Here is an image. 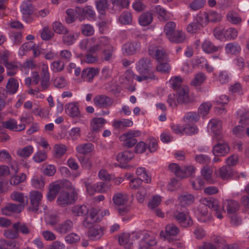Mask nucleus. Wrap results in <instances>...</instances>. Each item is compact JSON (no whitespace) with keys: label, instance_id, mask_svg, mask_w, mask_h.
Listing matches in <instances>:
<instances>
[{"label":"nucleus","instance_id":"1","mask_svg":"<svg viewBox=\"0 0 249 249\" xmlns=\"http://www.w3.org/2000/svg\"><path fill=\"white\" fill-rule=\"evenodd\" d=\"M203 203L205 206L213 209L215 212V214L218 219L223 218L222 213L225 212V208L228 215L236 213L239 208L238 203L233 200H225L221 208L219 206L218 201L213 198H204Z\"/></svg>","mask_w":249,"mask_h":249},{"label":"nucleus","instance_id":"2","mask_svg":"<svg viewBox=\"0 0 249 249\" xmlns=\"http://www.w3.org/2000/svg\"><path fill=\"white\" fill-rule=\"evenodd\" d=\"M189 89L187 86H182L177 91L176 93L170 94L167 102L173 108H177L178 105L188 104L193 102V99L189 95Z\"/></svg>","mask_w":249,"mask_h":249},{"label":"nucleus","instance_id":"3","mask_svg":"<svg viewBox=\"0 0 249 249\" xmlns=\"http://www.w3.org/2000/svg\"><path fill=\"white\" fill-rule=\"evenodd\" d=\"M78 198L77 191L73 188L71 190V194L67 192H62L57 199L58 205L61 207H65L73 203Z\"/></svg>","mask_w":249,"mask_h":249},{"label":"nucleus","instance_id":"4","mask_svg":"<svg viewBox=\"0 0 249 249\" xmlns=\"http://www.w3.org/2000/svg\"><path fill=\"white\" fill-rule=\"evenodd\" d=\"M217 144L213 148V152L215 156H225L230 151V148L223 136L216 137Z\"/></svg>","mask_w":249,"mask_h":249},{"label":"nucleus","instance_id":"5","mask_svg":"<svg viewBox=\"0 0 249 249\" xmlns=\"http://www.w3.org/2000/svg\"><path fill=\"white\" fill-rule=\"evenodd\" d=\"M42 198V193L38 191H31L29 194L30 205L28 211L36 212L38 210Z\"/></svg>","mask_w":249,"mask_h":249},{"label":"nucleus","instance_id":"6","mask_svg":"<svg viewBox=\"0 0 249 249\" xmlns=\"http://www.w3.org/2000/svg\"><path fill=\"white\" fill-rule=\"evenodd\" d=\"M174 217L180 226L183 228H188L192 226L193 222L187 212L177 211L174 213Z\"/></svg>","mask_w":249,"mask_h":249},{"label":"nucleus","instance_id":"7","mask_svg":"<svg viewBox=\"0 0 249 249\" xmlns=\"http://www.w3.org/2000/svg\"><path fill=\"white\" fill-rule=\"evenodd\" d=\"M148 53L159 62L164 61L166 58L165 51L161 47L150 46L148 48Z\"/></svg>","mask_w":249,"mask_h":249},{"label":"nucleus","instance_id":"8","mask_svg":"<svg viewBox=\"0 0 249 249\" xmlns=\"http://www.w3.org/2000/svg\"><path fill=\"white\" fill-rule=\"evenodd\" d=\"M93 102L99 108H107L112 106L113 100L105 95H100L94 98Z\"/></svg>","mask_w":249,"mask_h":249},{"label":"nucleus","instance_id":"9","mask_svg":"<svg viewBox=\"0 0 249 249\" xmlns=\"http://www.w3.org/2000/svg\"><path fill=\"white\" fill-rule=\"evenodd\" d=\"M237 172L232 170L231 167L223 166L218 171L219 176L223 180H228L231 178L237 179L239 176H237Z\"/></svg>","mask_w":249,"mask_h":249},{"label":"nucleus","instance_id":"10","mask_svg":"<svg viewBox=\"0 0 249 249\" xmlns=\"http://www.w3.org/2000/svg\"><path fill=\"white\" fill-rule=\"evenodd\" d=\"M2 126L11 131H21L25 129V124H17V122L14 119H9L1 123Z\"/></svg>","mask_w":249,"mask_h":249},{"label":"nucleus","instance_id":"11","mask_svg":"<svg viewBox=\"0 0 249 249\" xmlns=\"http://www.w3.org/2000/svg\"><path fill=\"white\" fill-rule=\"evenodd\" d=\"M99 70L93 67L85 69L82 71L81 78L86 81L91 82L94 77L99 74Z\"/></svg>","mask_w":249,"mask_h":249},{"label":"nucleus","instance_id":"12","mask_svg":"<svg viewBox=\"0 0 249 249\" xmlns=\"http://www.w3.org/2000/svg\"><path fill=\"white\" fill-rule=\"evenodd\" d=\"M10 198L14 201L18 202L17 204L19 206H21L24 209L25 207L27 205L28 199L27 196H25L22 193L15 191L10 195Z\"/></svg>","mask_w":249,"mask_h":249},{"label":"nucleus","instance_id":"13","mask_svg":"<svg viewBox=\"0 0 249 249\" xmlns=\"http://www.w3.org/2000/svg\"><path fill=\"white\" fill-rule=\"evenodd\" d=\"M24 209L17 204L9 203L1 209V212L3 214L9 216L13 213H19Z\"/></svg>","mask_w":249,"mask_h":249},{"label":"nucleus","instance_id":"14","mask_svg":"<svg viewBox=\"0 0 249 249\" xmlns=\"http://www.w3.org/2000/svg\"><path fill=\"white\" fill-rule=\"evenodd\" d=\"M21 11L23 19L26 22H30L34 20L31 16L33 13V7L31 4H28L26 2H23L21 5Z\"/></svg>","mask_w":249,"mask_h":249},{"label":"nucleus","instance_id":"15","mask_svg":"<svg viewBox=\"0 0 249 249\" xmlns=\"http://www.w3.org/2000/svg\"><path fill=\"white\" fill-rule=\"evenodd\" d=\"M65 112L71 117L74 118L80 115V111L76 102L67 104L65 106Z\"/></svg>","mask_w":249,"mask_h":249},{"label":"nucleus","instance_id":"16","mask_svg":"<svg viewBox=\"0 0 249 249\" xmlns=\"http://www.w3.org/2000/svg\"><path fill=\"white\" fill-rule=\"evenodd\" d=\"M225 50L226 53L236 55L240 53L241 47L237 42H231L226 45Z\"/></svg>","mask_w":249,"mask_h":249},{"label":"nucleus","instance_id":"17","mask_svg":"<svg viewBox=\"0 0 249 249\" xmlns=\"http://www.w3.org/2000/svg\"><path fill=\"white\" fill-rule=\"evenodd\" d=\"M209 125L215 138L220 136H222L221 135L222 122L220 120L213 119L210 121Z\"/></svg>","mask_w":249,"mask_h":249},{"label":"nucleus","instance_id":"18","mask_svg":"<svg viewBox=\"0 0 249 249\" xmlns=\"http://www.w3.org/2000/svg\"><path fill=\"white\" fill-rule=\"evenodd\" d=\"M141 48L140 43L138 42H128L125 43L123 49L127 55H132L139 51Z\"/></svg>","mask_w":249,"mask_h":249},{"label":"nucleus","instance_id":"19","mask_svg":"<svg viewBox=\"0 0 249 249\" xmlns=\"http://www.w3.org/2000/svg\"><path fill=\"white\" fill-rule=\"evenodd\" d=\"M78 35L76 33L69 31L68 29L63 34L62 41L64 44L67 46L72 45L76 40Z\"/></svg>","mask_w":249,"mask_h":249},{"label":"nucleus","instance_id":"20","mask_svg":"<svg viewBox=\"0 0 249 249\" xmlns=\"http://www.w3.org/2000/svg\"><path fill=\"white\" fill-rule=\"evenodd\" d=\"M73 227V222L70 220H67L63 223L55 226V230L61 234H65L71 231Z\"/></svg>","mask_w":249,"mask_h":249},{"label":"nucleus","instance_id":"21","mask_svg":"<svg viewBox=\"0 0 249 249\" xmlns=\"http://www.w3.org/2000/svg\"><path fill=\"white\" fill-rule=\"evenodd\" d=\"M137 68L140 73H145L151 69L150 60L148 58L141 59L137 64Z\"/></svg>","mask_w":249,"mask_h":249},{"label":"nucleus","instance_id":"22","mask_svg":"<svg viewBox=\"0 0 249 249\" xmlns=\"http://www.w3.org/2000/svg\"><path fill=\"white\" fill-rule=\"evenodd\" d=\"M103 235V230L100 226H95L91 228L88 231V236L92 240L100 239Z\"/></svg>","mask_w":249,"mask_h":249},{"label":"nucleus","instance_id":"23","mask_svg":"<svg viewBox=\"0 0 249 249\" xmlns=\"http://www.w3.org/2000/svg\"><path fill=\"white\" fill-rule=\"evenodd\" d=\"M13 228L16 229L18 233H21L24 235H28L31 233V230L29 226L24 222H17L13 224Z\"/></svg>","mask_w":249,"mask_h":249},{"label":"nucleus","instance_id":"24","mask_svg":"<svg viewBox=\"0 0 249 249\" xmlns=\"http://www.w3.org/2000/svg\"><path fill=\"white\" fill-rule=\"evenodd\" d=\"M112 199L115 205H124L127 203L128 196L125 193H116L113 196Z\"/></svg>","mask_w":249,"mask_h":249},{"label":"nucleus","instance_id":"25","mask_svg":"<svg viewBox=\"0 0 249 249\" xmlns=\"http://www.w3.org/2000/svg\"><path fill=\"white\" fill-rule=\"evenodd\" d=\"M77 14L87 17L88 18H93L95 13L93 8L90 6H87L83 8L77 7Z\"/></svg>","mask_w":249,"mask_h":249},{"label":"nucleus","instance_id":"26","mask_svg":"<svg viewBox=\"0 0 249 249\" xmlns=\"http://www.w3.org/2000/svg\"><path fill=\"white\" fill-rule=\"evenodd\" d=\"M168 39L172 43H180L185 41L186 36L184 33L181 31L177 30L170 37H168Z\"/></svg>","mask_w":249,"mask_h":249},{"label":"nucleus","instance_id":"27","mask_svg":"<svg viewBox=\"0 0 249 249\" xmlns=\"http://www.w3.org/2000/svg\"><path fill=\"white\" fill-rule=\"evenodd\" d=\"M178 199L181 205L185 206L192 204L195 197L191 194L183 193L178 196Z\"/></svg>","mask_w":249,"mask_h":249},{"label":"nucleus","instance_id":"28","mask_svg":"<svg viewBox=\"0 0 249 249\" xmlns=\"http://www.w3.org/2000/svg\"><path fill=\"white\" fill-rule=\"evenodd\" d=\"M107 121L103 118H94L91 121V129L92 131L97 132L103 127Z\"/></svg>","mask_w":249,"mask_h":249},{"label":"nucleus","instance_id":"29","mask_svg":"<svg viewBox=\"0 0 249 249\" xmlns=\"http://www.w3.org/2000/svg\"><path fill=\"white\" fill-rule=\"evenodd\" d=\"M133 157V153L130 151H125L118 154L116 160L120 163L128 162Z\"/></svg>","mask_w":249,"mask_h":249},{"label":"nucleus","instance_id":"30","mask_svg":"<svg viewBox=\"0 0 249 249\" xmlns=\"http://www.w3.org/2000/svg\"><path fill=\"white\" fill-rule=\"evenodd\" d=\"M166 235L164 233L161 231L160 232V236H163L164 238L168 239L169 236H176L179 231V229L173 224H170L166 227Z\"/></svg>","mask_w":249,"mask_h":249},{"label":"nucleus","instance_id":"31","mask_svg":"<svg viewBox=\"0 0 249 249\" xmlns=\"http://www.w3.org/2000/svg\"><path fill=\"white\" fill-rule=\"evenodd\" d=\"M203 50L206 53H210L217 52L220 50L222 47L220 46H215L210 40H206L202 44Z\"/></svg>","mask_w":249,"mask_h":249},{"label":"nucleus","instance_id":"32","mask_svg":"<svg viewBox=\"0 0 249 249\" xmlns=\"http://www.w3.org/2000/svg\"><path fill=\"white\" fill-rule=\"evenodd\" d=\"M227 20L233 24H240L242 22V18L237 12L233 10L229 11L226 15Z\"/></svg>","mask_w":249,"mask_h":249},{"label":"nucleus","instance_id":"33","mask_svg":"<svg viewBox=\"0 0 249 249\" xmlns=\"http://www.w3.org/2000/svg\"><path fill=\"white\" fill-rule=\"evenodd\" d=\"M94 149V146L91 143H86L78 145L76 147V151L80 154L85 155L91 152Z\"/></svg>","mask_w":249,"mask_h":249},{"label":"nucleus","instance_id":"34","mask_svg":"<svg viewBox=\"0 0 249 249\" xmlns=\"http://www.w3.org/2000/svg\"><path fill=\"white\" fill-rule=\"evenodd\" d=\"M97 43L102 50L106 49L110 45L108 38L106 36H102L98 39L93 37L90 39V45L91 43Z\"/></svg>","mask_w":249,"mask_h":249},{"label":"nucleus","instance_id":"35","mask_svg":"<svg viewBox=\"0 0 249 249\" xmlns=\"http://www.w3.org/2000/svg\"><path fill=\"white\" fill-rule=\"evenodd\" d=\"M153 20L152 14L146 12L142 14L139 18V22L141 25L146 26L149 25Z\"/></svg>","mask_w":249,"mask_h":249},{"label":"nucleus","instance_id":"36","mask_svg":"<svg viewBox=\"0 0 249 249\" xmlns=\"http://www.w3.org/2000/svg\"><path fill=\"white\" fill-rule=\"evenodd\" d=\"M6 88L9 94H15L18 89V83L15 78H10L6 84Z\"/></svg>","mask_w":249,"mask_h":249},{"label":"nucleus","instance_id":"37","mask_svg":"<svg viewBox=\"0 0 249 249\" xmlns=\"http://www.w3.org/2000/svg\"><path fill=\"white\" fill-rule=\"evenodd\" d=\"M34 148L31 145H28L23 148H20L17 150V154L21 158H28L33 153Z\"/></svg>","mask_w":249,"mask_h":249},{"label":"nucleus","instance_id":"38","mask_svg":"<svg viewBox=\"0 0 249 249\" xmlns=\"http://www.w3.org/2000/svg\"><path fill=\"white\" fill-rule=\"evenodd\" d=\"M168 169L178 177L183 178H185V173L184 170L180 168V166L176 163H171L168 166Z\"/></svg>","mask_w":249,"mask_h":249},{"label":"nucleus","instance_id":"39","mask_svg":"<svg viewBox=\"0 0 249 249\" xmlns=\"http://www.w3.org/2000/svg\"><path fill=\"white\" fill-rule=\"evenodd\" d=\"M133 125L132 121L129 119H124L121 121H113L112 125L116 129H121L124 127H129Z\"/></svg>","mask_w":249,"mask_h":249},{"label":"nucleus","instance_id":"40","mask_svg":"<svg viewBox=\"0 0 249 249\" xmlns=\"http://www.w3.org/2000/svg\"><path fill=\"white\" fill-rule=\"evenodd\" d=\"M72 212L76 216H83L86 215L89 212V209L86 206L76 205L72 207Z\"/></svg>","mask_w":249,"mask_h":249},{"label":"nucleus","instance_id":"41","mask_svg":"<svg viewBox=\"0 0 249 249\" xmlns=\"http://www.w3.org/2000/svg\"><path fill=\"white\" fill-rule=\"evenodd\" d=\"M67 16L65 17V21L68 23L70 24L74 22L76 19V14H77V7L75 9H68L66 11Z\"/></svg>","mask_w":249,"mask_h":249},{"label":"nucleus","instance_id":"42","mask_svg":"<svg viewBox=\"0 0 249 249\" xmlns=\"http://www.w3.org/2000/svg\"><path fill=\"white\" fill-rule=\"evenodd\" d=\"M67 147L63 144H55L54 147V156L56 158H61L67 151Z\"/></svg>","mask_w":249,"mask_h":249},{"label":"nucleus","instance_id":"43","mask_svg":"<svg viewBox=\"0 0 249 249\" xmlns=\"http://www.w3.org/2000/svg\"><path fill=\"white\" fill-rule=\"evenodd\" d=\"M136 174L139 177L138 178L149 183L151 181V178L149 177L148 173L144 168L140 167L137 169Z\"/></svg>","mask_w":249,"mask_h":249},{"label":"nucleus","instance_id":"44","mask_svg":"<svg viewBox=\"0 0 249 249\" xmlns=\"http://www.w3.org/2000/svg\"><path fill=\"white\" fill-rule=\"evenodd\" d=\"M205 75L202 72L196 73L194 79L192 80L191 84L194 86L197 87L201 85L206 80Z\"/></svg>","mask_w":249,"mask_h":249},{"label":"nucleus","instance_id":"45","mask_svg":"<svg viewBox=\"0 0 249 249\" xmlns=\"http://www.w3.org/2000/svg\"><path fill=\"white\" fill-rule=\"evenodd\" d=\"M131 14L128 11L123 12L119 17V20L120 22L124 25L129 24L132 21Z\"/></svg>","mask_w":249,"mask_h":249},{"label":"nucleus","instance_id":"46","mask_svg":"<svg viewBox=\"0 0 249 249\" xmlns=\"http://www.w3.org/2000/svg\"><path fill=\"white\" fill-rule=\"evenodd\" d=\"M175 29L176 23L174 22L168 21L166 23L164 26V32L167 38L176 31Z\"/></svg>","mask_w":249,"mask_h":249},{"label":"nucleus","instance_id":"47","mask_svg":"<svg viewBox=\"0 0 249 249\" xmlns=\"http://www.w3.org/2000/svg\"><path fill=\"white\" fill-rule=\"evenodd\" d=\"M238 36L237 30L233 28H229L224 31V36L227 40H234Z\"/></svg>","mask_w":249,"mask_h":249},{"label":"nucleus","instance_id":"48","mask_svg":"<svg viewBox=\"0 0 249 249\" xmlns=\"http://www.w3.org/2000/svg\"><path fill=\"white\" fill-rule=\"evenodd\" d=\"M202 27L195 19L188 24L186 28L187 31L191 34L197 33L201 30Z\"/></svg>","mask_w":249,"mask_h":249},{"label":"nucleus","instance_id":"49","mask_svg":"<svg viewBox=\"0 0 249 249\" xmlns=\"http://www.w3.org/2000/svg\"><path fill=\"white\" fill-rule=\"evenodd\" d=\"M194 19H195L202 28L204 25H206L209 21L208 19V14L204 12L197 15Z\"/></svg>","mask_w":249,"mask_h":249},{"label":"nucleus","instance_id":"50","mask_svg":"<svg viewBox=\"0 0 249 249\" xmlns=\"http://www.w3.org/2000/svg\"><path fill=\"white\" fill-rule=\"evenodd\" d=\"M53 29L54 32L58 34H63L68 29L59 21H54L52 25Z\"/></svg>","mask_w":249,"mask_h":249},{"label":"nucleus","instance_id":"51","mask_svg":"<svg viewBox=\"0 0 249 249\" xmlns=\"http://www.w3.org/2000/svg\"><path fill=\"white\" fill-rule=\"evenodd\" d=\"M134 76L131 71H127L121 77L123 80L121 82L126 85H130L132 83Z\"/></svg>","mask_w":249,"mask_h":249},{"label":"nucleus","instance_id":"52","mask_svg":"<svg viewBox=\"0 0 249 249\" xmlns=\"http://www.w3.org/2000/svg\"><path fill=\"white\" fill-rule=\"evenodd\" d=\"M16 246V242L12 240H0V249H13Z\"/></svg>","mask_w":249,"mask_h":249},{"label":"nucleus","instance_id":"53","mask_svg":"<svg viewBox=\"0 0 249 249\" xmlns=\"http://www.w3.org/2000/svg\"><path fill=\"white\" fill-rule=\"evenodd\" d=\"M32 185L36 189H42L44 186V182L41 177L35 176L31 180Z\"/></svg>","mask_w":249,"mask_h":249},{"label":"nucleus","instance_id":"54","mask_svg":"<svg viewBox=\"0 0 249 249\" xmlns=\"http://www.w3.org/2000/svg\"><path fill=\"white\" fill-rule=\"evenodd\" d=\"M206 3L205 0H194L189 4V7L193 11L202 8Z\"/></svg>","mask_w":249,"mask_h":249},{"label":"nucleus","instance_id":"55","mask_svg":"<svg viewBox=\"0 0 249 249\" xmlns=\"http://www.w3.org/2000/svg\"><path fill=\"white\" fill-rule=\"evenodd\" d=\"M98 61V56L88 51V53L84 56V63H86L87 64H94L96 63Z\"/></svg>","mask_w":249,"mask_h":249},{"label":"nucleus","instance_id":"56","mask_svg":"<svg viewBox=\"0 0 249 249\" xmlns=\"http://www.w3.org/2000/svg\"><path fill=\"white\" fill-rule=\"evenodd\" d=\"M211 107L212 105L209 102L202 104L198 108V114L205 116L208 114Z\"/></svg>","mask_w":249,"mask_h":249},{"label":"nucleus","instance_id":"57","mask_svg":"<svg viewBox=\"0 0 249 249\" xmlns=\"http://www.w3.org/2000/svg\"><path fill=\"white\" fill-rule=\"evenodd\" d=\"M169 82L172 86V88L174 89L177 90V91L182 87L181 85L182 82V79L179 76H176L170 79Z\"/></svg>","mask_w":249,"mask_h":249},{"label":"nucleus","instance_id":"58","mask_svg":"<svg viewBox=\"0 0 249 249\" xmlns=\"http://www.w3.org/2000/svg\"><path fill=\"white\" fill-rule=\"evenodd\" d=\"M3 235L6 238L10 239H16L19 236L16 229L13 228L11 229L4 230Z\"/></svg>","mask_w":249,"mask_h":249},{"label":"nucleus","instance_id":"59","mask_svg":"<svg viewBox=\"0 0 249 249\" xmlns=\"http://www.w3.org/2000/svg\"><path fill=\"white\" fill-rule=\"evenodd\" d=\"M195 159L196 161L201 164H208L211 162V158L207 155L199 154L196 156Z\"/></svg>","mask_w":249,"mask_h":249},{"label":"nucleus","instance_id":"60","mask_svg":"<svg viewBox=\"0 0 249 249\" xmlns=\"http://www.w3.org/2000/svg\"><path fill=\"white\" fill-rule=\"evenodd\" d=\"M199 119V114L195 112H189L184 117V120L187 122H196Z\"/></svg>","mask_w":249,"mask_h":249},{"label":"nucleus","instance_id":"61","mask_svg":"<svg viewBox=\"0 0 249 249\" xmlns=\"http://www.w3.org/2000/svg\"><path fill=\"white\" fill-rule=\"evenodd\" d=\"M26 178V176L25 174L22 173L20 176H13L10 179V182L11 184L13 185H17L18 184L23 182Z\"/></svg>","mask_w":249,"mask_h":249},{"label":"nucleus","instance_id":"62","mask_svg":"<svg viewBox=\"0 0 249 249\" xmlns=\"http://www.w3.org/2000/svg\"><path fill=\"white\" fill-rule=\"evenodd\" d=\"M52 69L53 71L55 72H58L63 71L65 67V65L61 60L53 61L52 64Z\"/></svg>","mask_w":249,"mask_h":249},{"label":"nucleus","instance_id":"63","mask_svg":"<svg viewBox=\"0 0 249 249\" xmlns=\"http://www.w3.org/2000/svg\"><path fill=\"white\" fill-rule=\"evenodd\" d=\"M65 241L69 244H73L78 242L80 239V237L75 233H71L65 236Z\"/></svg>","mask_w":249,"mask_h":249},{"label":"nucleus","instance_id":"64","mask_svg":"<svg viewBox=\"0 0 249 249\" xmlns=\"http://www.w3.org/2000/svg\"><path fill=\"white\" fill-rule=\"evenodd\" d=\"M212 173V169L208 166H205L201 169V175L207 180H210L211 179Z\"/></svg>","mask_w":249,"mask_h":249}]
</instances>
